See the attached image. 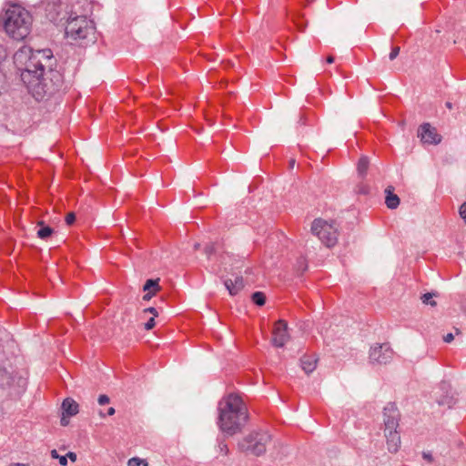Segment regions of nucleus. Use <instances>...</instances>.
<instances>
[{"label": "nucleus", "instance_id": "nucleus-1", "mask_svg": "<svg viewBox=\"0 0 466 466\" xmlns=\"http://www.w3.org/2000/svg\"><path fill=\"white\" fill-rule=\"evenodd\" d=\"M53 54L50 49L34 51L24 46L14 55V63L21 71V80L35 100L53 94L60 82V75L51 69Z\"/></svg>", "mask_w": 466, "mask_h": 466}, {"label": "nucleus", "instance_id": "nucleus-2", "mask_svg": "<svg viewBox=\"0 0 466 466\" xmlns=\"http://www.w3.org/2000/svg\"><path fill=\"white\" fill-rule=\"evenodd\" d=\"M218 425L221 431L233 436L240 432L248 421V408L237 394H228L218 402Z\"/></svg>", "mask_w": 466, "mask_h": 466}, {"label": "nucleus", "instance_id": "nucleus-3", "mask_svg": "<svg viewBox=\"0 0 466 466\" xmlns=\"http://www.w3.org/2000/svg\"><path fill=\"white\" fill-rule=\"evenodd\" d=\"M32 16L20 5H11L5 14L4 28L5 33L15 40L25 39L31 31Z\"/></svg>", "mask_w": 466, "mask_h": 466}, {"label": "nucleus", "instance_id": "nucleus-4", "mask_svg": "<svg viewBox=\"0 0 466 466\" xmlns=\"http://www.w3.org/2000/svg\"><path fill=\"white\" fill-rule=\"evenodd\" d=\"M66 35L73 40H93L95 26L91 20L85 15H73L69 14L66 18Z\"/></svg>", "mask_w": 466, "mask_h": 466}, {"label": "nucleus", "instance_id": "nucleus-5", "mask_svg": "<svg viewBox=\"0 0 466 466\" xmlns=\"http://www.w3.org/2000/svg\"><path fill=\"white\" fill-rule=\"evenodd\" d=\"M311 232L328 248L335 246L338 241V227L334 222L316 218L311 224Z\"/></svg>", "mask_w": 466, "mask_h": 466}, {"label": "nucleus", "instance_id": "nucleus-6", "mask_svg": "<svg viewBox=\"0 0 466 466\" xmlns=\"http://www.w3.org/2000/svg\"><path fill=\"white\" fill-rule=\"evenodd\" d=\"M238 449L247 456L258 457L262 453V435L254 431L246 435L239 442Z\"/></svg>", "mask_w": 466, "mask_h": 466}, {"label": "nucleus", "instance_id": "nucleus-7", "mask_svg": "<svg viewBox=\"0 0 466 466\" xmlns=\"http://www.w3.org/2000/svg\"><path fill=\"white\" fill-rule=\"evenodd\" d=\"M394 356V351L389 343H376L370 347L369 361L371 365H386Z\"/></svg>", "mask_w": 466, "mask_h": 466}, {"label": "nucleus", "instance_id": "nucleus-8", "mask_svg": "<svg viewBox=\"0 0 466 466\" xmlns=\"http://www.w3.org/2000/svg\"><path fill=\"white\" fill-rule=\"evenodd\" d=\"M25 379L22 376H16L14 374L12 367L10 370L5 367L0 365V388L8 389L17 386L18 388H25Z\"/></svg>", "mask_w": 466, "mask_h": 466}, {"label": "nucleus", "instance_id": "nucleus-9", "mask_svg": "<svg viewBox=\"0 0 466 466\" xmlns=\"http://www.w3.org/2000/svg\"><path fill=\"white\" fill-rule=\"evenodd\" d=\"M400 417V415L395 403H388L383 409L384 430H397Z\"/></svg>", "mask_w": 466, "mask_h": 466}, {"label": "nucleus", "instance_id": "nucleus-10", "mask_svg": "<svg viewBox=\"0 0 466 466\" xmlns=\"http://www.w3.org/2000/svg\"><path fill=\"white\" fill-rule=\"evenodd\" d=\"M46 17L55 24L66 20L68 13L66 11L65 5L61 2L48 3L46 7Z\"/></svg>", "mask_w": 466, "mask_h": 466}, {"label": "nucleus", "instance_id": "nucleus-11", "mask_svg": "<svg viewBox=\"0 0 466 466\" xmlns=\"http://www.w3.org/2000/svg\"><path fill=\"white\" fill-rule=\"evenodd\" d=\"M289 339L288 325L284 320L275 323L272 330V344L276 347H283Z\"/></svg>", "mask_w": 466, "mask_h": 466}, {"label": "nucleus", "instance_id": "nucleus-12", "mask_svg": "<svg viewBox=\"0 0 466 466\" xmlns=\"http://www.w3.org/2000/svg\"><path fill=\"white\" fill-rule=\"evenodd\" d=\"M418 137L423 143L437 145L441 141V137L429 123L421 125L418 130Z\"/></svg>", "mask_w": 466, "mask_h": 466}, {"label": "nucleus", "instance_id": "nucleus-13", "mask_svg": "<svg viewBox=\"0 0 466 466\" xmlns=\"http://www.w3.org/2000/svg\"><path fill=\"white\" fill-rule=\"evenodd\" d=\"M269 441L268 447H264V452H268V458L272 461H282L286 456L285 448L282 443L279 441H273L271 435L268 436ZM264 446H266L264 444Z\"/></svg>", "mask_w": 466, "mask_h": 466}, {"label": "nucleus", "instance_id": "nucleus-14", "mask_svg": "<svg viewBox=\"0 0 466 466\" xmlns=\"http://www.w3.org/2000/svg\"><path fill=\"white\" fill-rule=\"evenodd\" d=\"M388 451L391 453L398 451L400 445V436L397 430H384Z\"/></svg>", "mask_w": 466, "mask_h": 466}, {"label": "nucleus", "instance_id": "nucleus-15", "mask_svg": "<svg viewBox=\"0 0 466 466\" xmlns=\"http://www.w3.org/2000/svg\"><path fill=\"white\" fill-rule=\"evenodd\" d=\"M224 285L228 290L229 294L231 296H235L244 288L243 278L240 276H236L234 279H227L224 280Z\"/></svg>", "mask_w": 466, "mask_h": 466}, {"label": "nucleus", "instance_id": "nucleus-16", "mask_svg": "<svg viewBox=\"0 0 466 466\" xmlns=\"http://www.w3.org/2000/svg\"><path fill=\"white\" fill-rule=\"evenodd\" d=\"M440 389L446 393L441 397L437 396V392H435L436 401L439 405H447L448 407H451L454 403L453 397L449 395V391L451 390V385L448 382L442 381L440 384Z\"/></svg>", "mask_w": 466, "mask_h": 466}, {"label": "nucleus", "instance_id": "nucleus-17", "mask_svg": "<svg viewBox=\"0 0 466 466\" xmlns=\"http://www.w3.org/2000/svg\"><path fill=\"white\" fill-rule=\"evenodd\" d=\"M63 413L74 416L78 413V404L72 399H66L62 403Z\"/></svg>", "mask_w": 466, "mask_h": 466}, {"label": "nucleus", "instance_id": "nucleus-18", "mask_svg": "<svg viewBox=\"0 0 466 466\" xmlns=\"http://www.w3.org/2000/svg\"><path fill=\"white\" fill-rule=\"evenodd\" d=\"M318 360L310 357V356H304L301 358V368L306 373H311L315 369L317 365Z\"/></svg>", "mask_w": 466, "mask_h": 466}, {"label": "nucleus", "instance_id": "nucleus-19", "mask_svg": "<svg viewBox=\"0 0 466 466\" xmlns=\"http://www.w3.org/2000/svg\"><path fill=\"white\" fill-rule=\"evenodd\" d=\"M385 192L387 194L385 198L386 206L390 209L397 208L400 205V198L397 195L392 194L390 187L386 188Z\"/></svg>", "mask_w": 466, "mask_h": 466}, {"label": "nucleus", "instance_id": "nucleus-20", "mask_svg": "<svg viewBox=\"0 0 466 466\" xmlns=\"http://www.w3.org/2000/svg\"><path fill=\"white\" fill-rule=\"evenodd\" d=\"M38 226L40 227V228L37 230L36 235L39 238L46 239L52 235V228H50L49 226H46L43 221H39Z\"/></svg>", "mask_w": 466, "mask_h": 466}, {"label": "nucleus", "instance_id": "nucleus-21", "mask_svg": "<svg viewBox=\"0 0 466 466\" xmlns=\"http://www.w3.org/2000/svg\"><path fill=\"white\" fill-rule=\"evenodd\" d=\"M369 158L367 157H361L358 162V174L362 178L366 176L369 168Z\"/></svg>", "mask_w": 466, "mask_h": 466}, {"label": "nucleus", "instance_id": "nucleus-22", "mask_svg": "<svg viewBox=\"0 0 466 466\" xmlns=\"http://www.w3.org/2000/svg\"><path fill=\"white\" fill-rule=\"evenodd\" d=\"M159 279H147L144 285V291H155L157 292L160 289L158 285Z\"/></svg>", "mask_w": 466, "mask_h": 466}, {"label": "nucleus", "instance_id": "nucleus-23", "mask_svg": "<svg viewBox=\"0 0 466 466\" xmlns=\"http://www.w3.org/2000/svg\"><path fill=\"white\" fill-rule=\"evenodd\" d=\"M308 269V263L305 258H299L295 264V270L299 274H302L304 271Z\"/></svg>", "mask_w": 466, "mask_h": 466}, {"label": "nucleus", "instance_id": "nucleus-24", "mask_svg": "<svg viewBox=\"0 0 466 466\" xmlns=\"http://www.w3.org/2000/svg\"><path fill=\"white\" fill-rule=\"evenodd\" d=\"M433 297H436V293L433 292H428L421 296L420 299L423 304H429L431 307H435L437 305L436 301L433 299Z\"/></svg>", "mask_w": 466, "mask_h": 466}, {"label": "nucleus", "instance_id": "nucleus-25", "mask_svg": "<svg viewBox=\"0 0 466 466\" xmlns=\"http://www.w3.org/2000/svg\"><path fill=\"white\" fill-rule=\"evenodd\" d=\"M127 466H148L146 460L134 457L128 460Z\"/></svg>", "mask_w": 466, "mask_h": 466}, {"label": "nucleus", "instance_id": "nucleus-26", "mask_svg": "<svg viewBox=\"0 0 466 466\" xmlns=\"http://www.w3.org/2000/svg\"><path fill=\"white\" fill-rule=\"evenodd\" d=\"M51 457L53 459H58L59 460V463L62 465V466H66L67 465V459H66V456H60L57 452L56 450H52L51 451Z\"/></svg>", "mask_w": 466, "mask_h": 466}, {"label": "nucleus", "instance_id": "nucleus-27", "mask_svg": "<svg viewBox=\"0 0 466 466\" xmlns=\"http://www.w3.org/2000/svg\"><path fill=\"white\" fill-rule=\"evenodd\" d=\"M253 302L258 306H262V292L257 291L252 296Z\"/></svg>", "mask_w": 466, "mask_h": 466}, {"label": "nucleus", "instance_id": "nucleus-28", "mask_svg": "<svg viewBox=\"0 0 466 466\" xmlns=\"http://www.w3.org/2000/svg\"><path fill=\"white\" fill-rule=\"evenodd\" d=\"M218 449L219 452L222 453L223 455H228V447L225 441H219L218 445Z\"/></svg>", "mask_w": 466, "mask_h": 466}, {"label": "nucleus", "instance_id": "nucleus-29", "mask_svg": "<svg viewBox=\"0 0 466 466\" xmlns=\"http://www.w3.org/2000/svg\"><path fill=\"white\" fill-rule=\"evenodd\" d=\"M76 220V215L74 212H70L66 216V223L67 225H72Z\"/></svg>", "mask_w": 466, "mask_h": 466}, {"label": "nucleus", "instance_id": "nucleus-30", "mask_svg": "<svg viewBox=\"0 0 466 466\" xmlns=\"http://www.w3.org/2000/svg\"><path fill=\"white\" fill-rule=\"evenodd\" d=\"M400 54V47L399 46H394L391 48V52L390 53V60H394Z\"/></svg>", "mask_w": 466, "mask_h": 466}, {"label": "nucleus", "instance_id": "nucleus-31", "mask_svg": "<svg viewBox=\"0 0 466 466\" xmlns=\"http://www.w3.org/2000/svg\"><path fill=\"white\" fill-rule=\"evenodd\" d=\"M156 325L155 318L151 317L146 323H145V329L147 330L152 329Z\"/></svg>", "mask_w": 466, "mask_h": 466}, {"label": "nucleus", "instance_id": "nucleus-32", "mask_svg": "<svg viewBox=\"0 0 466 466\" xmlns=\"http://www.w3.org/2000/svg\"><path fill=\"white\" fill-rule=\"evenodd\" d=\"M143 313L144 314L150 313V314L153 315L152 317H154V318L158 315V312H157V309L154 308V307H150V308L145 309L143 310Z\"/></svg>", "mask_w": 466, "mask_h": 466}, {"label": "nucleus", "instance_id": "nucleus-33", "mask_svg": "<svg viewBox=\"0 0 466 466\" xmlns=\"http://www.w3.org/2000/svg\"><path fill=\"white\" fill-rule=\"evenodd\" d=\"M460 216L466 223V202H464L460 208Z\"/></svg>", "mask_w": 466, "mask_h": 466}, {"label": "nucleus", "instance_id": "nucleus-34", "mask_svg": "<svg viewBox=\"0 0 466 466\" xmlns=\"http://www.w3.org/2000/svg\"><path fill=\"white\" fill-rule=\"evenodd\" d=\"M6 56H7V53H6L5 48L2 45H0V65L2 64L3 61H5Z\"/></svg>", "mask_w": 466, "mask_h": 466}, {"label": "nucleus", "instance_id": "nucleus-35", "mask_svg": "<svg viewBox=\"0 0 466 466\" xmlns=\"http://www.w3.org/2000/svg\"><path fill=\"white\" fill-rule=\"evenodd\" d=\"M109 402V398L105 395V394H102L98 397V403L100 405H106Z\"/></svg>", "mask_w": 466, "mask_h": 466}, {"label": "nucleus", "instance_id": "nucleus-36", "mask_svg": "<svg viewBox=\"0 0 466 466\" xmlns=\"http://www.w3.org/2000/svg\"><path fill=\"white\" fill-rule=\"evenodd\" d=\"M215 251V246L214 244H208L205 247V253L208 255V256H210L213 252Z\"/></svg>", "mask_w": 466, "mask_h": 466}, {"label": "nucleus", "instance_id": "nucleus-37", "mask_svg": "<svg viewBox=\"0 0 466 466\" xmlns=\"http://www.w3.org/2000/svg\"><path fill=\"white\" fill-rule=\"evenodd\" d=\"M69 417L70 416H67L65 413L62 414V417H61V420H60V423H61L62 426H67L68 425V423H69Z\"/></svg>", "mask_w": 466, "mask_h": 466}, {"label": "nucleus", "instance_id": "nucleus-38", "mask_svg": "<svg viewBox=\"0 0 466 466\" xmlns=\"http://www.w3.org/2000/svg\"><path fill=\"white\" fill-rule=\"evenodd\" d=\"M147 293L144 295L143 299L144 300H149L153 296L157 294L155 291H146Z\"/></svg>", "mask_w": 466, "mask_h": 466}, {"label": "nucleus", "instance_id": "nucleus-39", "mask_svg": "<svg viewBox=\"0 0 466 466\" xmlns=\"http://www.w3.org/2000/svg\"><path fill=\"white\" fill-rule=\"evenodd\" d=\"M453 339H454V336H453V334H452V333H448L447 335H445V336L443 337V340H444L445 342H447V343L451 342V341L453 340Z\"/></svg>", "mask_w": 466, "mask_h": 466}, {"label": "nucleus", "instance_id": "nucleus-40", "mask_svg": "<svg viewBox=\"0 0 466 466\" xmlns=\"http://www.w3.org/2000/svg\"><path fill=\"white\" fill-rule=\"evenodd\" d=\"M422 457H423V459H425L429 462H432V461H433V457H432V455L431 453L423 452L422 453Z\"/></svg>", "mask_w": 466, "mask_h": 466}, {"label": "nucleus", "instance_id": "nucleus-41", "mask_svg": "<svg viewBox=\"0 0 466 466\" xmlns=\"http://www.w3.org/2000/svg\"><path fill=\"white\" fill-rule=\"evenodd\" d=\"M66 456V459L69 458L72 461H76V454L72 451H69Z\"/></svg>", "mask_w": 466, "mask_h": 466}, {"label": "nucleus", "instance_id": "nucleus-42", "mask_svg": "<svg viewBox=\"0 0 466 466\" xmlns=\"http://www.w3.org/2000/svg\"><path fill=\"white\" fill-rule=\"evenodd\" d=\"M115 412H116V410H115V409H114L113 407H111V408H109V409L107 410V414H108L109 416L114 415V414H115Z\"/></svg>", "mask_w": 466, "mask_h": 466}, {"label": "nucleus", "instance_id": "nucleus-43", "mask_svg": "<svg viewBox=\"0 0 466 466\" xmlns=\"http://www.w3.org/2000/svg\"><path fill=\"white\" fill-rule=\"evenodd\" d=\"M333 62H334V56H329L327 57V63L332 64Z\"/></svg>", "mask_w": 466, "mask_h": 466}, {"label": "nucleus", "instance_id": "nucleus-44", "mask_svg": "<svg viewBox=\"0 0 466 466\" xmlns=\"http://www.w3.org/2000/svg\"><path fill=\"white\" fill-rule=\"evenodd\" d=\"M294 166H295V159H290V160H289V167H290V168H293V167H294Z\"/></svg>", "mask_w": 466, "mask_h": 466}, {"label": "nucleus", "instance_id": "nucleus-45", "mask_svg": "<svg viewBox=\"0 0 466 466\" xmlns=\"http://www.w3.org/2000/svg\"><path fill=\"white\" fill-rule=\"evenodd\" d=\"M8 466H27V465H25L24 463H12V464H10Z\"/></svg>", "mask_w": 466, "mask_h": 466}, {"label": "nucleus", "instance_id": "nucleus-46", "mask_svg": "<svg viewBox=\"0 0 466 466\" xmlns=\"http://www.w3.org/2000/svg\"><path fill=\"white\" fill-rule=\"evenodd\" d=\"M446 106L449 108V109H451L452 108V104L451 102H446Z\"/></svg>", "mask_w": 466, "mask_h": 466}, {"label": "nucleus", "instance_id": "nucleus-47", "mask_svg": "<svg viewBox=\"0 0 466 466\" xmlns=\"http://www.w3.org/2000/svg\"><path fill=\"white\" fill-rule=\"evenodd\" d=\"M199 248H200V244H199V243H196V244L194 245V248H195V249H198Z\"/></svg>", "mask_w": 466, "mask_h": 466}, {"label": "nucleus", "instance_id": "nucleus-48", "mask_svg": "<svg viewBox=\"0 0 466 466\" xmlns=\"http://www.w3.org/2000/svg\"><path fill=\"white\" fill-rule=\"evenodd\" d=\"M455 333H456L457 335H459V334H461V330H460L459 329H455Z\"/></svg>", "mask_w": 466, "mask_h": 466}, {"label": "nucleus", "instance_id": "nucleus-49", "mask_svg": "<svg viewBox=\"0 0 466 466\" xmlns=\"http://www.w3.org/2000/svg\"><path fill=\"white\" fill-rule=\"evenodd\" d=\"M360 192L365 194L367 191L364 188H361Z\"/></svg>", "mask_w": 466, "mask_h": 466}]
</instances>
